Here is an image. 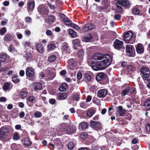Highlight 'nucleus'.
Here are the masks:
<instances>
[{"label":"nucleus","mask_w":150,"mask_h":150,"mask_svg":"<svg viewBox=\"0 0 150 150\" xmlns=\"http://www.w3.org/2000/svg\"><path fill=\"white\" fill-rule=\"evenodd\" d=\"M78 61L76 58H71L68 60V64L71 67V69L72 70L74 67H75L77 64Z\"/></svg>","instance_id":"12"},{"label":"nucleus","mask_w":150,"mask_h":150,"mask_svg":"<svg viewBox=\"0 0 150 150\" xmlns=\"http://www.w3.org/2000/svg\"><path fill=\"white\" fill-rule=\"evenodd\" d=\"M68 45L67 43H65L62 47V49L63 51L67 52L68 48Z\"/></svg>","instance_id":"50"},{"label":"nucleus","mask_w":150,"mask_h":150,"mask_svg":"<svg viewBox=\"0 0 150 150\" xmlns=\"http://www.w3.org/2000/svg\"><path fill=\"white\" fill-rule=\"evenodd\" d=\"M113 46L115 49L119 50H124L125 49L123 42L118 39H116L114 41Z\"/></svg>","instance_id":"3"},{"label":"nucleus","mask_w":150,"mask_h":150,"mask_svg":"<svg viewBox=\"0 0 150 150\" xmlns=\"http://www.w3.org/2000/svg\"><path fill=\"white\" fill-rule=\"evenodd\" d=\"M118 4L121 6H123L124 8H129L130 5L131 3L128 0H120L118 1Z\"/></svg>","instance_id":"8"},{"label":"nucleus","mask_w":150,"mask_h":150,"mask_svg":"<svg viewBox=\"0 0 150 150\" xmlns=\"http://www.w3.org/2000/svg\"><path fill=\"white\" fill-rule=\"evenodd\" d=\"M33 88L34 91L38 92L42 89V84L40 82H35L33 83Z\"/></svg>","instance_id":"13"},{"label":"nucleus","mask_w":150,"mask_h":150,"mask_svg":"<svg viewBox=\"0 0 150 150\" xmlns=\"http://www.w3.org/2000/svg\"><path fill=\"white\" fill-rule=\"evenodd\" d=\"M92 35L90 33H89L83 37V41L85 42H89L92 39Z\"/></svg>","instance_id":"26"},{"label":"nucleus","mask_w":150,"mask_h":150,"mask_svg":"<svg viewBox=\"0 0 150 150\" xmlns=\"http://www.w3.org/2000/svg\"><path fill=\"white\" fill-rule=\"evenodd\" d=\"M27 11L28 12L32 11L35 6V2L34 1H30L28 3Z\"/></svg>","instance_id":"15"},{"label":"nucleus","mask_w":150,"mask_h":150,"mask_svg":"<svg viewBox=\"0 0 150 150\" xmlns=\"http://www.w3.org/2000/svg\"><path fill=\"white\" fill-rule=\"evenodd\" d=\"M7 54L3 53L1 54L0 55V61L1 62H5L7 58Z\"/></svg>","instance_id":"37"},{"label":"nucleus","mask_w":150,"mask_h":150,"mask_svg":"<svg viewBox=\"0 0 150 150\" xmlns=\"http://www.w3.org/2000/svg\"><path fill=\"white\" fill-rule=\"evenodd\" d=\"M20 138L19 136L17 133H15L13 135V139L15 140H18Z\"/></svg>","instance_id":"55"},{"label":"nucleus","mask_w":150,"mask_h":150,"mask_svg":"<svg viewBox=\"0 0 150 150\" xmlns=\"http://www.w3.org/2000/svg\"><path fill=\"white\" fill-rule=\"evenodd\" d=\"M49 103L52 105H54L56 103V100L54 98H50L49 100Z\"/></svg>","instance_id":"61"},{"label":"nucleus","mask_w":150,"mask_h":150,"mask_svg":"<svg viewBox=\"0 0 150 150\" xmlns=\"http://www.w3.org/2000/svg\"><path fill=\"white\" fill-rule=\"evenodd\" d=\"M69 33L72 38H75L77 36L76 32L72 29H69Z\"/></svg>","instance_id":"34"},{"label":"nucleus","mask_w":150,"mask_h":150,"mask_svg":"<svg viewBox=\"0 0 150 150\" xmlns=\"http://www.w3.org/2000/svg\"><path fill=\"white\" fill-rule=\"evenodd\" d=\"M71 27L77 30H80L81 29L77 25L74 23H72L71 25Z\"/></svg>","instance_id":"56"},{"label":"nucleus","mask_w":150,"mask_h":150,"mask_svg":"<svg viewBox=\"0 0 150 150\" xmlns=\"http://www.w3.org/2000/svg\"><path fill=\"white\" fill-rule=\"evenodd\" d=\"M56 59V56L55 55H52L48 58V60L50 62H54Z\"/></svg>","instance_id":"44"},{"label":"nucleus","mask_w":150,"mask_h":150,"mask_svg":"<svg viewBox=\"0 0 150 150\" xmlns=\"http://www.w3.org/2000/svg\"><path fill=\"white\" fill-rule=\"evenodd\" d=\"M73 43L74 45V48L75 50H76L77 48L76 47L79 46L80 45V40L78 39H76L73 40Z\"/></svg>","instance_id":"36"},{"label":"nucleus","mask_w":150,"mask_h":150,"mask_svg":"<svg viewBox=\"0 0 150 150\" xmlns=\"http://www.w3.org/2000/svg\"><path fill=\"white\" fill-rule=\"evenodd\" d=\"M24 143L25 145L28 146L31 145L32 142L28 138H25L24 139Z\"/></svg>","instance_id":"39"},{"label":"nucleus","mask_w":150,"mask_h":150,"mask_svg":"<svg viewBox=\"0 0 150 150\" xmlns=\"http://www.w3.org/2000/svg\"><path fill=\"white\" fill-rule=\"evenodd\" d=\"M80 96L78 93H76L72 96V98L74 100L78 101L80 99Z\"/></svg>","instance_id":"43"},{"label":"nucleus","mask_w":150,"mask_h":150,"mask_svg":"<svg viewBox=\"0 0 150 150\" xmlns=\"http://www.w3.org/2000/svg\"><path fill=\"white\" fill-rule=\"evenodd\" d=\"M57 97L58 100H64L67 98V95L66 92L59 93L57 95Z\"/></svg>","instance_id":"17"},{"label":"nucleus","mask_w":150,"mask_h":150,"mask_svg":"<svg viewBox=\"0 0 150 150\" xmlns=\"http://www.w3.org/2000/svg\"><path fill=\"white\" fill-rule=\"evenodd\" d=\"M144 105L147 110H150V98L147 99L144 101Z\"/></svg>","instance_id":"35"},{"label":"nucleus","mask_w":150,"mask_h":150,"mask_svg":"<svg viewBox=\"0 0 150 150\" xmlns=\"http://www.w3.org/2000/svg\"><path fill=\"white\" fill-rule=\"evenodd\" d=\"M25 21L26 23H30L32 21L31 18L29 16L26 17L25 18Z\"/></svg>","instance_id":"63"},{"label":"nucleus","mask_w":150,"mask_h":150,"mask_svg":"<svg viewBox=\"0 0 150 150\" xmlns=\"http://www.w3.org/2000/svg\"><path fill=\"white\" fill-rule=\"evenodd\" d=\"M128 65L127 62L125 61H122L121 63V67H127Z\"/></svg>","instance_id":"60"},{"label":"nucleus","mask_w":150,"mask_h":150,"mask_svg":"<svg viewBox=\"0 0 150 150\" xmlns=\"http://www.w3.org/2000/svg\"><path fill=\"white\" fill-rule=\"evenodd\" d=\"M56 21V18L55 16L50 15L47 18V22L49 24H51Z\"/></svg>","instance_id":"30"},{"label":"nucleus","mask_w":150,"mask_h":150,"mask_svg":"<svg viewBox=\"0 0 150 150\" xmlns=\"http://www.w3.org/2000/svg\"><path fill=\"white\" fill-rule=\"evenodd\" d=\"M150 71V70L145 67L143 66L142 67L140 70V72L142 74V75H146L145 74H147L148 72Z\"/></svg>","instance_id":"31"},{"label":"nucleus","mask_w":150,"mask_h":150,"mask_svg":"<svg viewBox=\"0 0 150 150\" xmlns=\"http://www.w3.org/2000/svg\"><path fill=\"white\" fill-rule=\"evenodd\" d=\"M108 92L107 89H100L97 92L98 96L100 98H104L107 95Z\"/></svg>","instance_id":"11"},{"label":"nucleus","mask_w":150,"mask_h":150,"mask_svg":"<svg viewBox=\"0 0 150 150\" xmlns=\"http://www.w3.org/2000/svg\"><path fill=\"white\" fill-rule=\"evenodd\" d=\"M6 31V29L5 27H4L0 30V34L3 35Z\"/></svg>","instance_id":"58"},{"label":"nucleus","mask_w":150,"mask_h":150,"mask_svg":"<svg viewBox=\"0 0 150 150\" xmlns=\"http://www.w3.org/2000/svg\"><path fill=\"white\" fill-rule=\"evenodd\" d=\"M61 132L64 133L69 134H73L76 132L75 129L71 126H66L65 128L62 129Z\"/></svg>","instance_id":"5"},{"label":"nucleus","mask_w":150,"mask_h":150,"mask_svg":"<svg viewBox=\"0 0 150 150\" xmlns=\"http://www.w3.org/2000/svg\"><path fill=\"white\" fill-rule=\"evenodd\" d=\"M108 58L106 57L102 61L94 62L92 61L91 63V67L95 71L102 70L105 69L110 65L112 62L111 57L108 54Z\"/></svg>","instance_id":"1"},{"label":"nucleus","mask_w":150,"mask_h":150,"mask_svg":"<svg viewBox=\"0 0 150 150\" xmlns=\"http://www.w3.org/2000/svg\"><path fill=\"white\" fill-rule=\"evenodd\" d=\"M118 109L117 111V116H122L126 113V112L123 109L122 106H119L118 107Z\"/></svg>","instance_id":"16"},{"label":"nucleus","mask_w":150,"mask_h":150,"mask_svg":"<svg viewBox=\"0 0 150 150\" xmlns=\"http://www.w3.org/2000/svg\"><path fill=\"white\" fill-rule=\"evenodd\" d=\"M67 147L69 149L71 150L74 147V144L73 143L70 142L67 145Z\"/></svg>","instance_id":"59"},{"label":"nucleus","mask_w":150,"mask_h":150,"mask_svg":"<svg viewBox=\"0 0 150 150\" xmlns=\"http://www.w3.org/2000/svg\"><path fill=\"white\" fill-rule=\"evenodd\" d=\"M63 21L67 25H71L72 23L71 21L68 18H64Z\"/></svg>","instance_id":"40"},{"label":"nucleus","mask_w":150,"mask_h":150,"mask_svg":"<svg viewBox=\"0 0 150 150\" xmlns=\"http://www.w3.org/2000/svg\"><path fill=\"white\" fill-rule=\"evenodd\" d=\"M95 112L94 110L91 109L88 110L86 113V115L88 117H91L95 113Z\"/></svg>","instance_id":"45"},{"label":"nucleus","mask_w":150,"mask_h":150,"mask_svg":"<svg viewBox=\"0 0 150 150\" xmlns=\"http://www.w3.org/2000/svg\"><path fill=\"white\" fill-rule=\"evenodd\" d=\"M36 47L37 51L40 53H43L44 49L42 45L40 43H37L35 44Z\"/></svg>","instance_id":"19"},{"label":"nucleus","mask_w":150,"mask_h":150,"mask_svg":"<svg viewBox=\"0 0 150 150\" xmlns=\"http://www.w3.org/2000/svg\"><path fill=\"white\" fill-rule=\"evenodd\" d=\"M35 100V98L34 96H29L27 99V100L29 102L33 103Z\"/></svg>","instance_id":"53"},{"label":"nucleus","mask_w":150,"mask_h":150,"mask_svg":"<svg viewBox=\"0 0 150 150\" xmlns=\"http://www.w3.org/2000/svg\"><path fill=\"white\" fill-rule=\"evenodd\" d=\"M26 75L29 77H35V72L34 69L31 68H28L26 71Z\"/></svg>","instance_id":"10"},{"label":"nucleus","mask_w":150,"mask_h":150,"mask_svg":"<svg viewBox=\"0 0 150 150\" xmlns=\"http://www.w3.org/2000/svg\"><path fill=\"white\" fill-rule=\"evenodd\" d=\"M107 75L105 73L100 72L97 74L96 79L98 81H104L107 79Z\"/></svg>","instance_id":"6"},{"label":"nucleus","mask_w":150,"mask_h":150,"mask_svg":"<svg viewBox=\"0 0 150 150\" xmlns=\"http://www.w3.org/2000/svg\"><path fill=\"white\" fill-rule=\"evenodd\" d=\"M137 53L139 54H142L144 51V48L143 45L140 43H138L135 46Z\"/></svg>","instance_id":"9"},{"label":"nucleus","mask_w":150,"mask_h":150,"mask_svg":"<svg viewBox=\"0 0 150 150\" xmlns=\"http://www.w3.org/2000/svg\"><path fill=\"white\" fill-rule=\"evenodd\" d=\"M56 48L55 45L52 44H50L48 45V48L49 50H53Z\"/></svg>","instance_id":"54"},{"label":"nucleus","mask_w":150,"mask_h":150,"mask_svg":"<svg viewBox=\"0 0 150 150\" xmlns=\"http://www.w3.org/2000/svg\"><path fill=\"white\" fill-rule=\"evenodd\" d=\"M95 27V25L91 23H89L84 25L82 27L83 31H86L88 30H91Z\"/></svg>","instance_id":"14"},{"label":"nucleus","mask_w":150,"mask_h":150,"mask_svg":"<svg viewBox=\"0 0 150 150\" xmlns=\"http://www.w3.org/2000/svg\"><path fill=\"white\" fill-rule=\"evenodd\" d=\"M38 11L40 14L46 15L47 14L49 11L45 8L43 7L39 6L38 8Z\"/></svg>","instance_id":"21"},{"label":"nucleus","mask_w":150,"mask_h":150,"mask_svg":"<svg viewBox=\"0 0 150 150\" xmlns=\"http://www.w3.org/2000/svg\"><path fill=\"white\" fill-rule=\"evenodd\" d=\"M10 83H9L7 82L5 83L3 86V89L4 91H7L10 89Z\"/></svg>","instance_id":"38"},{"label":"nucleus","mask_w":150,"mask_h":150,"mask_svg":"<svg viewBox=\"0 0 150 150\" xmlns=\"http://www.w3.org/2000/svg\"><path fill=\"white\" fill-rule=\"evenodd\" d=\"M127 71L129 74H130L134 72L135 70V68L133 65L131 64L128 65L126 68Z\"/></svg>","instance_id":"28"},{"label":"nucleus","mask_w":150,"mask_h":150,"mask_svg":"<svg viewBox=\"0 0 150 150\" xmlns=\"http://www.w3.org/2000/svg\"><path fill=\"white\" fill-rule=\"evenodd\" d=\"M8 50L10 52H13L15 51V48L12 44H11L8 48Z\"/></svg>","instance_id":"48"},{"label":"nucleus","mask_w":150,"mask_h":150,"mask_svg":"<svg viewBox=\"0 0 150 150\" xmlns=\"http://www.w3.org/2000/svg\"><path fill=\"white\" fill-rule=\"evenodd\" d=\"M84 55L85 52L83 50H80L78 52L77 56L80 59L82 60Z\"/></svg>","instance_id":"33"},{"label":"nucleus","mask_w":150,"mask_h":150,"mask_svg":"<svg viewBox=\"0 0 150 150\" xmlns=\"http://www.w3.org/2000/svg\"><path fill=\"white\" fill-rule=\"evenodd\" d=\"M90 125L91 127L96 130L100 129L102 127L101 124L99 121L91 120L90 121Z\"/></svg>","instance_id":"7"},{"label":"nucleus","mask_w":150,"mask_h":150,"mask_svg":"<svg viewBox=\"0 0 150 150\" xmlns=\"http://www.w3.org/2000/svg\"><path fill=\"white\" fill-rule=\"evenodd\" d=\"M126 54L129 57H134L135 55V50L133 45H127L126 46Z\"/></svg>","instance_id":"4"},{"label":"nucleus","mask_w":150,"mask_h":150,"mask_svg":"<svg viewBox=\"0 0 150 150\" xmlns=\"http://www.w3.org/2000/svg\"><path fill=\"white\" fill-rule=\"evenodd\" d=\"M46 73L48 75L47 76L48 79L49 80L53 79L55 76V73L50 70H47Z\"/></svg>","instance_id":"22"},{"label":"nucleus","mask_w":150,"mask_h":150,"mask_svg":"<svg viewBox=\"0 0 150 150\" xmlns=\"http://www.w3.org/2000/svg\"><path fill=\"white\" fill-rule=\"evenodd\" d=\"M146 129L147 132L150 131V124L149 123H147L146 125Z\"/></svg>","instance_id":"64"},{"label":"nucleus","mask_w":150,"mask_h":150,"mask_svg":"<svg viewBox=\"0 0 150 150\" xmlns=\"http://www.w3.org/2000/svg\"><path fill=\"white\" fill-rule=\"evenodd\" d=\"M34 116L36 118H39L42 117V113L39 111L36 112L34 114Z\"/></svg>","instance_id":"51"},{"label":"nucleus","mask_w":150,"mask_h":150,"mask_svg":"<svg viewBox=\"0 0 150 150\" xmlns=\"http://www.w3.org/2000/svg\"><path fill=\"white\" fill-rule=\"evenodd\" d=\"M7 134L6 132L0 129V139L1 140H4L7 138Z\"/></svg>","instance_id":"23"},{"label":"nucleus","mask_w":150,"mask_h":150,"mask_svg":"<svg viewBox=\"0 0 150 150\" xmlns=\"http://www.w3.org/2000/svg\"><path fill=\"white\" fill-rule=\"evenodd\" d=\"M84 80L86 82H89L91 81L92 78L91 75L87 73H85L83 75Z\"/></svg>","instance_id":"29"},{"label":"nucleus","mask_w":150,"mask_h":150,"mask_svg":"<svg viewBox=\"0 0 150 150\" xmlns=\"http://www.w3.org/2000/svg\"><path fill=\"white\" fill-rule=\"evenodd\" d=\"M80 105L81 107L83 108H86L87 107V104L86 103L81 102Z\"/></svg>","instance_id":"57"},{"label":"nucleus","mask_w":150,"mask_h":150,"mask_svg":"<svg viewBox=\"0 0 150 150\" xmlns=\"http://www.w3.org/2000/svg\"><path fill=\"white\" fill-rule=\"evenodd\" d=\"M88 124L85 122H83L79 124V128L81 131H83L88 127Z\"/></svg>","instance_id":"20"},{"label":"nucleus","mask_w":150,"mask_h":150,"mask_svg":"<svg viewBox=\"0 0 150 150\" xmlns=\"http://www.w3.org/2000/svg\"><path fill=\"white\" fill-rule=\"evenodd\" d=\"M34 55H33L31 53L27 52L26 54L25 59L28 62H30L34 59Z\"/></svg>","instance_id":"27"},{"label":"nucleus","mask_w":150,"mask_h":150,"mask_svg":"<svg viewBox=\"0 0 150 150\" xmlns=\"http://www.w3.org/2000/svg\"><path fill=\"white\" fill-rule=\"evenodd\" d=\"M132 13L135 15H138L139 13V11L138 8H134L132 9Z\"/></svg>","instance_id":"47"},{"label":"nucleus","mask_w":150,"mask_h":150,"mask_svg":"<svg viewBox=\"0 0 150 150\" xmlns=\"http://www.w3.org/2000/svg\"><path fill=\"white\" fill-rule=\"evenodd\" d=\"M18 76H14L12 77V81L15 84L18 83L20 81V79L18 78Z\"/></svg>","instance_id":"41"},{"label":"nucleus","mask_w":150,"mask_h":150,"mask_svg":"<svg viewBox=\"0 0 150 150\" xmlns=\"http://www.w3.org/2000/svg\"><path fill=\"white\" fill-rule=\"evenodd\" d=\"M119 5V4H118V2L116 3V6L117 8L116 9L117 12H121L122 11V9L121 7V6Z\"/></svg>","instance_id":"49"},{"label":"nucleus","mask_w":150,"mask_h":150,"mask_svg":"<svg viewBox=\"0 0 150 150\" xmlns=\"http://www.w3.org/2000/svg\"><path fill=\"white\" fill-rule=\"evenodd\" d=\"M27 92L23 90H22L20 93V96L21 98L23 99H24L27 96Z\"/></svg>","instance_id":"42"},{"label":"nucleus","mask_w":150,"mask_h":150,"mask_svg":"<svg viewBox=\"0 0 150 150\" xmlns=\"http://www.w3.org/2000/svg\"><path fill=\"white\" fill-rule=\"evenodd\" d=\"M14 38V36L9 33H7L5 35L3 40L4 41L9 42L12 41Z\"/></svg>","instance_id":"18"},{"label":"nucleus","mask_w":150,"mask_h":150,"mask_svg":"<svg viewBox=\"0 0 150 150\" xmlns=\"http://www.w3.org/2000/svg\"><path fill=\"white\" fill-rule=\"evenodd\" d=\"M88 136L87 133L86 132H83L81 133L80 135V137L82 139H85Z\"/></svg>","instance_id":"52"},{"label":"nucleus","mask_w":150,"mask_h":150,"mask_svg":"<svg viewBox=\"0 0 150 150\" xmlns=\"http://www.w3.org/2000/svg\"><path fill=\"white\" fill-rule=\"evenodd\" d=\"M46 34L49 36H52L53 35L52 31L50 30H47L46 31Z\"/></svg>","instance_id":"62"},{"label":"nucleus","mask_w":150,"mask_h":150,"mask_svg":"<svg viewBox=\"0 0 150 150\" xmlns=\"http://www.w3.org/2000/svg\"><path fill=\"white\" fill-rule=\"evenodd\" d=\"M129 93L128 89V87L123 90L121 93V95L122 96H124L127 95Z\"/></svg>","instance_id":"46"},{"label":"nucleus","mask_w":150,"mask_h":150,"mask_svg":"<svg viewBox=\"0 0 150 150\" xmlns=\"http://www.w3.org/2000/svg\"><path fill=\"white\" fill-rule=\"evenodd\" d=\"M146 75H142V77L145 83L150 81V71L148 72Z\"/></svg>","instance_id":"25"},{"label":"nucleus","mask_w":150,"mask_h":150,"mask_svg":"<svg viewBox=\"0 0 150 150\" xmlns=\"http://www.w3.org/2000/svg\"><path fill=\"white\" fill-rule=\"evenodd\" d=\"M128 87L129 92H130L131 95H132L133 96H135L137 93L136 88L132 86H129Z\"/></svg>","instance_id":"32"},{"label":"nucleus","mask_w":150,"mask_h":150,"mask_svg":"<svg viewBox=\"0 0 150 150\" xmlns=\"http://www.w3.org/2000/svg\"><path fill=\"white\" fill-rule=\"evenodd\" d=\"M123 39L126 43L133 44L135 41V37L134 36L132 32L129 31L124 33Z\"/></svg>","instance_id":"2"},{"label":"nucleus","mask_w":150,"mask_h":150,"mask_svg":"<svg viewBox=\"0 0 150 150\" xmlns=\"http://www.w3.org/2000/svg\"><path fill=\"white\" fill-rule=\"evenodd\" d=\"M68 87V84L67 83H63L59 86V90L61 92L64 91H66Z\"/></svg>","instance_id":"24"}]
</instances>
